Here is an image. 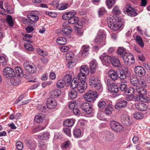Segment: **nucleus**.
<instances>
[{"mask_svg":"<svg viewBox=\"0 0 150 150\" xmlns=\"http://www.w3.org/2000/svg\"><path fill=\"white\" fill-rule=\"evenodd\" d=\"M3 74L5 78L8 79H11L12 78L15 77L16 75L14 70L9 67H6L3 69Z\"/></svg>","mask_w":150,"mask_h":150,"instance_id":"5","label":"nucleus"},{"mask_svg":"<svg viewBox=\"0 0 150 150\" xmlns=\"http://www.w3.org/2000/svg\"><path fill=\"white\" fill-rule=\"evenodd\" d=\"M98 96L96 92L92 90L88 91L84 95L85 100L88 102H94Z\"/></svg>","mask_w":150,"mask_h":150,"instance_id":"3","label":"nucleus"},{"mask_svg":"<svg viewBox=\"0 0 150 150\" xmlns=\"http://www.w3.org/2000/svg\"><path fill=\"white\" fill-rule=\"evenodd\" d=\"M117 72L118 78H119L122 80L125 79L130 74V72L127 68H125L124 69H118L117 70Z\"/></svg>","mask_w":150,"mask_h":150,"instance_id":"7","label":"nucleus"},{"mask_svg":"<svg viewBox=\"0 0 150 150\" xmlns=\"http://www.w3.org/2000/svg\"><path fill=\"white\" fill-rule=\"evenodd\" d=\"M109 91L115 93H117L118 91V87L115 83L112 84L108 88Z\"/></svg>","mask_w":150,"mask_h":150,"instance_id":"32","label":"nucleus"},{"mask_svg":"<svg viewBox=\"0 0 150 150\" xmlns=\"http://www.w3.org/2000/svg\"><path fill=\"white\" fill-rule=\"evenodd\" d=\"M144 95L141 96L140 101L146 103L149 102L150 101V99L149 98L147 97L146 96Z\"/></svg>","mask_w":150,"mask_h":150,"instance_id":"62","label":"nucleus"},{"mask_svg":"<svg viewBox=\"0 0 150 150\" xmlns=\"http://www.w3.org/2000/svg\"><path fill=\"white\" fill-rule=\"evenodd\" d=\"M136 92L139 95H145L146 93V90L143 87H139V86L135 88Z\"/></svg>","mask_w":150,"mask_h":150,"instance_id":"33","label":"nucleus"},{"mask_svg":"<svg viewBox=\"0 0 150 150\" xmlns=\"http://www.w3.org/2000/svg\"><path fill=\"white\" fill-rule=\"evenodd\" d=\"M76 12L74 11L69 12L65 13L62 16V18L64 20H68V21L69 20L70 18V17L74 16L76 15Z\"/></svg>","mask_w":150,"mask_h":150,"instance_id":"25","label":"nucleus"},{"mask_svg":"<svg viewBox=\"0 0 150 150\" xmlns=\"http://www.w3.org/2000/svg\"><path fill=\"white\" fill-rule=\"evenodd\" d=\"M136 92L135 88L133 87H130L128 89H127L126 94H130L134 95Z\"/></svg>","mask_w":150,"mask_h":150,"instance_id":"60","label":"nucleus"},{"mask_svg":"<svg viewBox=\"0 0 150 150\" xmlns=\"http://www.w3.org/2000/svg\"><path fill=\"white\" fill-rule=\"evenodd\" d=\"M112 12L115 14L119 15L121 13L120 11L119 8L117 6H115L112 10Z\"/></svg>","mask_w":150,"mask_h":150,"instance_id":"64","label":"nucleus"},{"mask_svg":"<svg viewBox=\"0 0 150 150\" xmlns=\"http://www.w3.org/2000/svg\"><path fill=\"white\" fill-rule=\"evenodd\" d=\"M68 95L70 99H74L77 97V92L76 90L72 89L69 92Z\"/></svg>","mask_w":150,"mask_h":150,"instance_id":"36","label":"nucleus"},{"mask_svg":"<svg viewBox=\"0 0 150 150\" xmlns=\"http://www.w3.org/2000/svg\"><path fill=\"white\" fill-rule=\"evenodd\" d=\"M100 58L104 65L109 64L111 62L112 58V57L110 56L107 55H101L100 57Z\"/></svg>","mask_w":150,"mask_h":150,"instance_id":"23","label":"nucleus"},{"mask_svg":"<svg viewBox=\"0 0 150 150\" xmlns=\"http://www.w3.org/2000/svg\"><path fill=\"white\" fill-rule=\"evenodd\" d=\"M107 22L109 28L115 31L119 30L122 25L120 21L117 18H108Z\"/></svg>","mask_w":150,"mask_h":150,"instance_id":"1","label":"nucleus"},{"mask_svg":"<svg viewBox=\"0 0 150 150\" xmlns=\"http://www.w3.org/2000/svg\"><path fill=\"white\" fill-rule=\"evenodd\" d=\"M121 121L125 125L129 126L132 124V120L130 119L129 116L126 114H123L121 116Z\"/></svg>","mask_w":150,"mask_h":150,"instance_id":"18","label":"nucleus"},{"mask_svg":"<svg viewBox=\"0 0 150 150\" xmlns=\"http://www.w3.org/2000/svg\"><path fill=\"white\" fill-rule=\"evenodd\" d=\"M28 146L29 149L31 150H35L36 147L37 145L35 141L29 142Z\"/></svg>","mask_w":150,"mask_h":150,"instance_id":"50","label":"nucleus"},{"mask_svg":"<svg viewBox=\"0 0 150 150\" xmlns=\"http://www.w3.org/2000/svg\"><path fill=\"white\" fill-rule=\"evenodd\" d=\"M50 136L49 133L47 132H44L42 135H39L38 136V138L40 140H47L49 138Z\"/></svg>","mask_w":150,"mask_h":150,"instance_id":"34","label":"nucleus"},{"mask_svg":"<svg viewBox=\"0 0 150 150\" xmlns=\"http://www.w3.org/2000/svg\"><path fill=\"white\" fill-rule=\"evenodd\" d=\"M135 106L137 109L142 111H145L147 108V105L146 104L141 102L136 103Z\"/></svg>","mask_w":150,"mask_h":150,"instance_id":"22","label":"nucleus"},{"mask_svg":"<svg viewBox=\"0 0 150 150\" xmlns=\"http://www.w3.org/2000/svg\"><path fill=\"white\" fill-rule=\"evenodd\" d=\"M108 74L109 77L112 80L115 81L117 79L118 75L117 71L115 72L112 69H110Z\"/></svg>","mask_w":150,"mask_h":150,"instance_id":"24","label":"nucleus"},{"mask_svg":"<svg viewBox=\"0 0 150 150\" xmlns=\"http://www.w3.org/2000/svg\"><path fill=\"white\" fill-rule=\"evenodd\" d=\"M117 52L118 55L122 57H123L127 53L126 51V49L122 47L118 48Z\"/></svg>","mask_w":150,"mask_h":150,"instance_id":"37","label":"nucleus"},{"mask_svg":"<svg viewBox=\"0 0 150 150\" xmlns=\"http://www.w3.org/2000/svg\"><path fill=\"white\" fill-rule=\"evenodd\" d=\"M72 78V76L71 75L68 74L64 76L62 79L66 83V86L69 85L71 82Z\"/></svg>","mask_w":150,"mask_h":150,"instance_id":"29","label":"nucleus"},{"mask_svg":"<svg viewBox=\"0 0 150 150\" xmlns=\"http://www.w3.org/2000/svg\"><path fill=\"white\" fill-rule=\"evenodd\" d=\"M113 110L112 105L111 104H109L105 108L104 113L106 115H109L112 113Z\"/></svg>","mask_w":150,"mask_h":150,"instance_id":"41","label":"nucleus"},{"mask_svg":"<svg viewBox=\"0 0 150 150\" xmlns=\"http://www.w3.org/2000/svg\"><path fill=\"white\" fill-rule=\"evenodd\" d=\"M22 35L25 37V38L23 39L24 40L30 43L31 42L30 41V40L28 39H30L32 37V36L31 35L27 34H22Z\"/></svg>","mask_w":150,"mask_h":150,"instance_id":"61","label":"nucleus"},{"mask_svg":"<svg viewBox=\"0 0 150 150\" xmlns=\"http://www.w3.org/2000/svg\"><path fill=\"white\" fill-rule=\"evenodd\" d=\"M27 17L30 19L31 25H33L39 20V17L34 11L29 13L27 15Z\"/></svg>","mask_w":150,"mask_h":150,"instance_id":"15","label":"nucleus"},{"mask_svg":"<svg viewBox=\"0 0 150 150\" xmlns=\"http://www.w3.org/2000/svg\"><path fill=\"white\" fill-rule=\"evenodd\" d=\"M134 71L136 75L139 77L144 76L146 74L144 69L142 66H137L134 69Z\"/></svg>","mask_w":150,"mask_h":150,"instance_id":"16","label":"nucleus"},{"mask_svg":"<svg viewBox=\"0 0 150 150\" xmlns=\"http://www.w3.org/2000/svg\"><path fill=\"white\" fill-rule=\"evenodd\" d=\"M112 65L115 67H119L121 64L118 58L115 57H112L111 62Z\"/></svg>","mask_w":150,"mask_h":150,"instance_id":"31","label":"nucleus"},{"mask_svg":"<svg viewBox=\"0 0 150 150\" xmlns=\"http://www.w3.org/2000/svg\"><path fill=\"white\" fill-rule=\"evenodd\" d=\"M64 86H66V83L62 79L58 80L56 86L58 88H63Z\"/></svg>","mask_w":150,"mask_h":150,"instance_id":"45","label":"nucleus"},{"mask_svg":"<svg viewBox=\"0 0 150 150\" xmlns=\"http://www.w3.org/2000/svg\"><path fill=\"white\" fill-rule=\"evenodd\" d=\"M135 40H136L138 44L142 47L144 46V44L141 38L139 35L136 37Z\"/></svg>","mask_w":150,"mask_h":150,"instance_id":"51","label":"nucleus"},{"mask_svg":"<svg viewBox=\"0 0 150 150\" xmlns=\"http://www.w3.org/2000/svg\"><path fill=\"white\" fill-rule=\"evenodd\" d=\"M98 65V63L95 60L93 59L91 61L90 64L91 73H93L94 72L96 68H97Z\"/></svg>","mask_w":150,"mask_h":150,"instance_id":"27","label":"nucleus"},{"mask_svg":"<svg viewBox=\"0 0 150 150\" xmlns=\"http://www.w3.org/2000/svg\"><path fill=\"white\" fill-rule=\"evenodd\" d=\"M104 35V33L103 31L100 30L95 39V43L98 45H103L105 43Z\"/></svg>","mask_w":150,"mask_h":150,"instance_id":"6","label":"nucleus"},{"mask_svg":"<svg viewBox=\"0 0 150 150\" xmlns=\"http://www.w3.org/2000/svg\"><path fill=\"white\" fill-rule=\"evenodd\" d=\"M24 46L25 48L28 50L30 51H33L34 50V48L32 45L29 43H25L24 45Z\"/></svg>","mask_w":150,"mask_h":150,"instance_id":"58","label":"nucleus"},{"mask_svg":"<svg viewBox=\"0 0 150 150\" xmlns=\"http://www.w3.org/2000/svg\"><path fill=\"white\" fill-rule=\"evenodd\" d=\"M119 88L121 91H123L126 94L127 89V85L124 83L121 84L120 85Z\"/></svg>","mask_w":150,"mask_h":150,"instance_id":"55","label":"nucleus"},{"mask_svg":"<svg viewBox=\"0 0 150 150\" xmlns=\"http://www.w3.org/2000/svg\"><path fill=\"white\" fill-rule=\"evenodd\" d=\"M90 49L89 46L83 45L82 47V52L81 54V56L84 58L86 57L88 54V50Z\"/></svg>","mask_w":150,"mask_h":150,"instance_id":"26","label":"nucleus"},{"mask_svg":"<svg viewBox=\"0 0 150 150\" xmlns=\"http://www.w3.org/2000/svg\"><path fill=\"white\" fill-rule=\"evenodd\" d=\"M52 4L54 5V6L56 7L59 10L65 9L67 8L68 6L67 3H62L61 4H58L56 1L53 2Z\"/></svg>","mask_w":150,"mask_h":150,"instance_id":"21","label":"nucleus"},{"mask_svg":"<svg viewBox=\"0 0 150 150\" xmlns=\"http://www.w3.org/2000/svg\"><path fill=\"white\" fill-rule=\"evenodd\" d=\"M122 58L124 63L127 65H130L134 63V56L129 53H127Z\"/></svg>","mask_w":150,"mask_h":150,"instance_id":"12","label":"nucleus"},{"mask_svg":"<svg viewBox=\"0 0 150 150\" xmlns=\"http://www.w3.org/2000/svg\"><path fill=\"white\" fill-rule=\"evenodd\" d=\"M110 125L111 128L117 132L122 131L123 128V126L120 124L115 121L110 122Z\"/></svg>","mask_w":150,"mask_h":150,"instance_id":"11","label":"nucleus"},{"mask_svg":"<svg viewBox=\"0 0 150 150\" xmlns=\"http://www.w3.org/2000/svg\"><path fill=\"white\" fill-rule=\"evenodd\" d=\"M107 105L106 102L103 100H100L98 103V106L100 109H102Z\"/></svg>","mask_w":150,"mask_h":150,"instance_id":"52","label":"nucleus"},{"mask_svg":"<svg viewBox=\"0 0 150 150\" xmlns=\"http://www.w3.org/2000/svg\"><path fill=\"white\" fill-rule=\"evenodd\" d=\"M137 84L138 86L139 85L142 86H146V82L143 78H141L139 79H138Z\"/></svg>","mask_w":150,"mask_h":150,"instance_id":"56","label":"nucleus"},{"mask_svg":"<svg viewBox=\"0 0 150 150\" xmlns=\"http://www.w3.org/2000/svg\"><path fill=\"white\" fill-rule=\"evenodd\" d=\"M81 108L88 114H90L93 112L92 106L87 102L81 103Z\"/></svg>","mask_w":150,"mask_h":150,"instance_id":"10","label":"nucleus"},{"mask_svg":"<svg viewBox=\"0 0 150 150\" xmlns=\"http://www.w3.org/2000/svg\"><path fill=\"white\" fill-rule=\"evenodd\" d=\"M10 79L11 83L13 85H17L21 82V80L16 76V75L15 77L12 78Z\"/></svg>","mask_w":150,"mask_h":150,"instance_id":"39","label":"nucleus"},{"mask_svg":"<svg viewBox=\"0 0 150 150\" xmlns=\"http://www.w3.org/2000/svg\"><path fill=\"white\" fill-rule=\"evenodd\" d=\"M106 4L109 8H111L115 3V0H107Z\"/></svg>","mask_w":150,"mask_h":150,"instance_id":"53","label":"nucleus"},{"mask_svg":"<svg viewBox=\"0 0 150 150\" xmlns=\"http://www.w3.org/2000/svg\"><path fill=\"white\" fill-rule=\"evenodd\" d=\"M74 119H69L66 120L64 123V125L67 127H71L73 126L74 122Z\"/></svg>","mask_w":150,"mask_h":150,"instance_id":"46","label":"nucleus"},{"mask_svg":"<svg viewBox=\"0 0 150 150\" xmlns=\"http://www.w3.org/2000/svg\"><path fill=\"white\" fill-rule=\"evenodd\" d=\"M80 72L77 78L79 79H85L89 72V69L86 66H82L81 67Z\"/></svg>","mask_w":150,"mask_h":150,"instance_id":"8","label":"nucleus"},{"mask_svg":"<svg viewBox=\"0 0 150 150\" xmlns=\"http://www.w3.org/2000/svg\"><path fill=\"white\" fill-rule=\"evenodd\" d=\"M106 12L105 9L103 7H101L99 8L98 11V14L99 16H102Z\"/></svg>","mask_w":150,"mask_h":150,"instance_id":"63","label":"nucleus"},{"mask_svg":"<svg viewBox=\"0 0 150 150\" xmlns=\"http://www.w3.org/2000/svg\"><path fill=\"white\" fill-rule=\"evenodd\" d=\"M125 10L127 14L131 17L137 16L138 13L135 11L134 8L132 7L129 4H127L125 7Z\"/></svg>","mask_w":150,"mask_h":150,"instance_id":"14","label":"nucleus"},{"mask_svg":"<svg viewBox=\"0 0 150 150\" xmlns=\"http://www.w3.org/2000/svg\"><path fill=\"white\" fill-rule=\"evenodd\" d=\"M61 91L58 89H55L51 91V96L53 98H57L61 94Z\"/></svg>","mask_w":150,"mask_h":150,"instance_id":"28","label":"nucleus"},{"mask_svg":"<svg viewBox=\"0 0 150 150\" xmlns=\"http://www.w3.org/2000/svg\"><path fill=\"white\" fill-rule=\"evenodd\" d=\"M16 76L20 78L22 77L23 76V72L22 69L20 67H16L15 68Z\"/></svg>","mask_w":150,"mask_h":150,"instance_id":"35","label":"nucleus"},{"mask_svg":"<svg viewBox=\"0 0 150 150\" xmlns=\"http://www.w3.org/2000/svg\"><path fill=\"white\" fill-rule=\"evenodd\" d=\"M133 115L134 118L136 119L139 120L143 118L144 117V115L141 112H134Z\"/></svg>","mask_w":150,"mask_h":150,"instance_id":"47","label":"nucleus"},{"mask_svg":"<svg viewBox=\"0 0 150 150\" xmlns=\"http://www.w3.org/2000/svg\"><path fill=\"white\" fill-rule=\"evenodd\" d=\"M57 105V102L54 98H49L47 101V106L48 108L52 109L55 108Z\"/></svg>","mask_w":150,"mask_h":150,"instance_id":"19","label":"nucleus"},{"mask_svg":"<svg viewBox=\"0 0 150 150\" xmlns=\"http://www.w3.org/2000/svg\"><path fill=\"white\" fill-rule=\"evenodd\" d=\"M6 21L9 26L10 27H13V26L14 23L12 19V18L11 16L8 15L6 17Z\"/></svg>","mask_w":150,"mask_h":150,"instance_id":"48","label":"nucleus"},{"mask_svg":"<svg viewBox=\"0 0 150 150\" xmlns=\"http://www.w3.org/2000/svg\"><path fill=\"white\" fill-rule=\"evenodd\" d=\"M48 144L46 142H40L38 144V147L40 150H47Z\"/></svg>","mask_w":150,"mask_h":150,"instance_id":"43","label":"nucleus"},{"mask_svg":"<svg viewBox=\"0 0 150 150\" xmlns=\"http://www.w3.org/2000/svg\"><path fill=\"white\" fill-rule=\"evenodd\" d=\"M35 120L37 123H40L45 120L44 116H41L40 115H36L35 117Z\"/></svg>","mask_w":150,"mask_h":150,"instance_id":"40","label":"nucleus"},{"mask_svg":"<svg viewBox=\"0 0 150 150\" xmlns=\"http://www.w3.org/2000/svg\"><path fill=\"white\" fill-rule=\"evenodd\" d=\"M56 42L59 45H63L67 43V41L66 39L64 37H59L57 39Z\"/></svg>","mask_w":150,"mask_h":150,"instance_id":"38","label":"nucleus"},{"mask_svg":"<svg viewBox=\"0 0 150 150\" xmlns=\"http://www.w3.org/2000/svg\"><path fill=\"white\" fill-rule=\"evenodd\" d=\"M127 102L124 100H120L116 103L115 106V109L120 110L121 109L124 108L126 106Z\"/></svg>","mask_w":150,"mask_h":150,"instance_id":"20","label":"nucleus"},{"mask_svg":"<svg viewBox=\"0 0 150 150\" xmlns=\"http://www.w3.org/2000/svg\"><path fill=\"white\" fill-rule=\"evenodd\" d=\"M80 81L77 88L79 92L82 93L84 92L87 87V84L83 79H80Z\"/></svg>","mask_w":150,"mask_h":150,"instance_id":"17","label":"nucleus"},{"mask_svg":"<svg viewBox=\"0 0 150 150\" xmlns=\"http://www.w3.org/2000/svg\"><path fill=\"white\" fill-rule=\"evenodd\" d=\"M7 59L6 57L0 56V65H5L6 64Z\"/></svg>","mask_w":150,"mask_h":150,"instance_id":"54","label":"nucleus"},{"mask_svg":"<svg viewBox=\"0 0 150 150\" xmlns=\"http://www.w3.org/2000/svg\"><path fill=\"white\" fill-rule=\"evenodd\" d=\"M45 128V127H42L40 125L37 127L33 129L32 130V133H34L40 131L41 130L44 129Z\"/></svg>","mask_w":150,"mask_h":150,"instance_id":"57","label":"nucleus"},{"mask_svg":"<svg viewBox=\"0 0 150 150\" xmlns=\"http://www.w3.org/2000/svg\"><path fill=\"white\" fill-rule=\"evenodd\" d=\"M82 132L81 129L79 128H75L73 130V134L76 138H79L81 137Z\"/></svg>","mask_w":150,"mask_h":150,"instance_id":"42","label":"nucleus"},{"mask_svg":"<svg viewBox=\"0 0 150 150\" xmlns=\"http://www.w3.org/2000/svg\"><path fill=\"white\" fill-rule=\"evenodd\" d=\"M63 28L62 29V35L67 38H71L70 34L72 32V28L69 27L67 22H64L62 25Z\"/></svg>","mask_w":150,"mask_h":150,"instance_id":"4","label":"nucleus"},{"mask_svg":"<svg viewBox=\"0 0 150 150\" xmlns=\"http://www.w3.org/2000/svg\"><path fill=\"white\" fill-rule=\"evenodd\" d=\"M99 77V75L97 73H95L91 76L89 80V85L98 90L101 87Z\"/></svg>","mask_w":150,"mask_h":150,"instance_id":"2","label":"nucleus"},{"mask_svg":"<svg viewBox=\"0 0 150 150\" xmlns=\"http://www.w3.org/2000/svg\"><path fill=\"white\" fill-rule=\"evenodd\" d=\"M70 145V142L69 141H67L64 142L62 144V149H66L69 148Z\"/></svg>","mask_w":150,"mask_h":150,"instance_id":"49","label":"nucleus"},{"mask_svg":"<svg viewBox=\"0 0 150 150\" xmlns=\"http://www.w3.org/2000/svg\"><path fill=\"white\" fill-rule=\"evenodd\" d=\"M130 83L134 87H138V79L136 76H131L130 78Z\"/></svg>","mask_w":150,"mask_h":150,"instance_id":"30","label":"nucleus"},{"mask_svg":"<svg viewBox=\"0 0 150 150\" xmlns=\"http://www.w3.org/2000/svg\"><path fill=\"white\" fill-rule=\"evenodd\" d=\"M78 80H76L73 79L72 81L71 82V87L72 89H74L77 88L79 82L80 81V79H78Z\"/></svg>","mask_w":150,"mask_h":150,"instance_id":"44","label":"nucleus"},{"mask_svg":"<svg viewBox=\"0 0 150 150\" xmlns=\"http://www.w3.org/2000/svg\"><path fill=\"white\" fill-rule=\"evenodd\" d=\"M23 65L25 70L30 73H34L36 71L37 69L35 65L29 62H24Z\"/></svg>","mask_w":150,"mask_h":150,"instance_id":"9","label":"nucleus"},{"mask_svg":"<svg viewBox=\"0 0 150 150\" xmlns=\"http://www.w3.org/2000/svg\"><path fill=\"white\" fill-rule=\"evenodd\" d=\"M68 22L70 24H75L76 27L79 29H81L82 27L81 22L79 21L77 17H75L74 16L71 17L69 20Z\"/></svg>","mask_w":150,"mask_h":150,"instance_id":"13","label":"nucleus"},{"mask_svg":"<svg viewBox=\"0 0 150 150\" xmlns=\"http://www.w3.org/2000/svg\"><path fill=\"white\" fill-rule=\"evenodd\" d=\"M74 55L72 52H68L66 53V57L67 59L71 60L74 58Z\"/></svg>","mask_w":150,"mask_h":150,"instance_id":"59","label":"nucleus"}]
</instances>
